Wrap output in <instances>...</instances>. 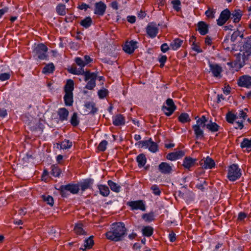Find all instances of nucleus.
<instances>
[{
	"label": "nucleus",
	"instance_id": "24",
	"mask_svg": "<svg viewBox=\"0 0 251 251\" xmlns=\"http://www.w3.org/2000/svg\"><path fill=\"white\" fill-rule=\"evenodd\" d=\"M198 30L201 35H205L208 32V25L204 22H199L198 23Z\"/></svg>",
	"mask_w": 251,
	"mask_h": 251
},
{
	"label": "nucleus",
	"instance_id": "14",
	"mask_svg": "<svg viewBox=\"0 0 251 251\" xmlns=\"http://www.w3.org/2000/svg\"><path fill=\"white\" fill-rule=\"evenodd\" d=\"M197 161V159L196 158L186 156L183 159L182 166L185 169L191 171V168L195 166Z\"/></svg>",
	"mask_w": 251,
	"mask_h": 251
},
{
	"label": "nucleus",
	"instance_id": "56",
	"mask_svg": "<svg viewBox=\"0 0 251 251\" xmlns=\"http://www.w3.org/2000/svg\"><path fill=\"white\" fill-rule=\"evenodd\" d=\"M167 56L166 55H160L158 58V61L160 63V67L163 68L164 66L165 63L167 61Z\"/></svg>",
	"mask_w": 251,
	"mask_h": 251
},
{
	"label": "nucleus",
	"instance_id": "37",
	"mask_svg": "<svg viewBox=\"0 0 251 251\" xmlns=\"http://www.w3.org/2000/svg\"><path fill=\"white\" fill-rule=\"evenodd\" d=\"M107 184L110 188L111 190L114 192L119 193L121 190L120 185L111 180H108Z\"/></svg>",
	"mask_w": 251,
	"mask_h": 251
},
{
	"label": "nucleus",
	"instance_id": "36",
	"mask_svg": "<svg viewBox=\"0 0 251 251\" xmlns=\"http://www.w3.org/2000/svg\"><path fill=\"white\" fill-rule=\"evenodd\" d=\"M83 224L81 223L76 224L74 229L75 232L78 235H86V232L83 229Z\"/></svg>",
	"mask_w": 251,
	"mask_h": 251
},
{
	"label": "nucleus",
	"instance_id": "38",
	"mask_svg": "<svg viewBox=\"0 0 251 251\" xmlns=\"http://www.w3.org/2000/svg\"><path fill=\"white\" fill-rule=\"evenodd\" d=\"M142 232L143 236L150 237L153 234V228L151 226H145L143 227Z\"/></svg>",
	"mask_w": 251,
	"mask_h": 251
},
{
	"label": "nucleus",
	"instance_id": "33",
	"mask_svg": "<svg viewBox=\"0 0 251 251\" xmlns=\"http://www.w3.org/2000/svg\"><path fill=\"white\" fill-rule=\"evenodd\" d=\"M94 242L93 240V236H91L89 238H88L87 239H86L84 240V248H80V249L82 250L83 251H86V249H90L92 248L93 246L94 245Z\"/></svg>",
	"mask_w": 251,
	"mask_h": 251
},
{
	"label": "nucleus",
	"instance_id": "23",
	"mask_svg": "<svg viewBox=\"0 0 251 251\" xmlns=\"http://www.w3.org/2000/svg\"><path fill=\"white\" fill-rule=\"evenodd\" d=\"M201 165L204 169H211L215 167V162L211 157L207 156Z\"/></svg>",
	"mask_w": 251,
	"mask_h": 251
},
{
	"label": "nucleus",
	"instance_id": "8",
	"mask_svg": "<svg viewBox=\"0 0 251 251\" xmlns=\"http://www.w3.org/2000/svg\"><path fill=\"white\" fill-rule=\"evenodd\" d=\"M176 109V106L173 100L172 99H168L165 101V105L162 107V110L164 113L167 116H171Z\"/></svg>",
	"mask_w": 251,
	"mask_h": 251
},
{
	"label": "nucleus",
	"instance_id": "2",
	"mask_svg": "<svg viewBox=\"0 0 251 251\" xmlns=\"http://www.w3.org/2000/svg\"><path fill=\"white\" fill-rule=\"evenodd\" d=\"M127 234V229L123 222H115L105 233L107 239L115 242L122 241Z\"/></svg>",
	"mask_w": 251,
	"mask_h": 251
},
{
	"label": "nucleus",
	"instance_id": "15",
	"mask_svg": "<svg viewBox=\"0 0 251 251\" xmlns=\"http://www.w3.org/2000/svg\"><path fill=\"white\" fill-rule=\"evenodd\" d=\"M209 66L213 76L218 78L222 77L221 73L223 72V69L220 65L217 64L210 63Z\"/></svg>",
	"mask_w": 251,
	"mask_h": 251
},
{
	"label": "nucleus",
	"instance_id": "59",
	"mask_svg": "<svg viewBox=\"0 0 251 251\" xmlns=\"http://www.w3.org/2000/svg\"><path fill=\"white\" fill-rule=\"evenodd\" d=\"M237 117H238V119L245 121L247 117V114L243 110H240Z\"/></svg>",
	"mask_w": 251,
	"mask_h": 251
},
{
	"label": "nucleus",
	"instance_id": "34",
	"mask_svg": "<svg viewBox=\"0 0 251 251\" xmlns=\"http://www.w3.org/2000/svg\"><path fill=\"white\" fill-rule=\"evenodd\" d=\"M64 101L66 106H72L74 102L73 93H65Z\"/></svg>",
	"mask_w": 251,
	"mask_h": 251
},
{
	"label": "nucleus",
	"instance_id": "52",
	"mask_svg": "<svg viewBox=\"0 0 251 251\" xmlns=\"http://www.w3.org/2000/svg\"><path fill=\"white\" fill-rule=\"evenodd\" d=\"M108 144L107 141L103 140L101 141L98 146V150L100 151H104L106 149V146Z\"/></svg>",
	"mask_w": 251,
	"mask_h": 251
},
{
	"label": "nucleus",
	"instance_id": "42",
	"mask_svg": "<svg viewBox=\"0 0 251 251\" xmlns=\"http://www.w3.org/2000/svg\"><path fill=\"white\" fill-rule=\"evenodd\" d=\"M60 146V148L63 150H66L70 149L72 146V142L69 140L65 139L60 144H57Z\"/></svg>",
	"mask_w": 251,
	"mask_h": 251
},
{
	"label": "nucleus",
	"instance_id": "20",
	"mask_svg": "<svg viewBox=\"0 0 251 251\" xmlns=\"http://www.w3.org/2000/svg\"><path fill=\"white\" fill-rule=\"evenodd\" d=\"M94 180L92 178H86L83 180L79 184V188H80L81 191L83 192L87 189H90L92 188Z\"/></svg>",
	"mask_w": 251,
	"mask_h": 251
},
{
	"label": "nucleus",
	"instance_id": "54",
	"mask_svg": "<svg viewBox=\"0 0 251 251\" xmlns=\"http://www.w3.org/2000/svg\"><path fill=\"white\" fill-rule=\"evenodd\" d=\"M243 34H241V32L239 30L235 31L231 36V41L234 42L238 36H240L241 38H243Z\"/></svg>",
	"mask_w": 251,
	"mask_h": 251
},
{
	"label": "nucleus",
	"instance_id": "49",
	"mask_svg": "<svg viewBox=\"0 0 251 251\" xmlns=\"http://www.w3.org/2000/svg\"><path fill=\"white\" fill-rule=\"evenodd\" d=\"M108 90L104 88H103L98 91V95L100 99H104L108 96Z\"/></svg>",
	"mask_w": 251,
	"mask_h": 251
},
{
	"label": "nucleus",
	"instance_id": "44",
	"mask_svg": "<svg viewBox=\"0 0 251 251\" xmlns=\"http://www.w3.org/2000/svg\"><path fill=\"white\" fill-rule=\"evenodd\" d=\"M70 123L73 126H77L79 124V120L78 117L77 113L74 112L71 117Z\"/></svg>",
	"mask_w": 251,
	"mask_h": 251
},
{
	"label": "nucleus",
	"instance_id": "32",
	"mask_svg": "<svg viewBox=\"0 0 251 251\" xmlns=\"http://www.w3.org/2000/svg\"><path fill=\"white\" fill-rule=\"evenodd\" d=\"M205 126L212 133L218 131L220 128V126L216 123L212 122L211 121L208 124H206Z\"/></svg>",
	"mask_w": 251,
	"mask_h": 251
},
{
	"label": "nucleus",
	"instance_id": "47",
	"mask_svg": "<svg viewBox=\"0 0 251 251\" xmlns=\"http://www.w3.org/2000/svg\"><path fill=\"white\" fill-rule=\"evenodd\" d=\"M154 213L152 212L143 214L142 216V219L146 222H151L153 221L154 219Z\"/></svg>",
	"mask_w": 251,
	"mask_h": 251
},
{
	"label": "nucleus",
	"instance_id": "26",
	"mask_svg": "<svg viewBox=\"0 0 251 251\" xmlns=\"http://www.w3.org/2000/svg\"><path fill=\"white\" fill-rule=\"evenodd\" d=\"M242 50L250 56L251 55V36H249L246 38Z\"/></svg>",
	"mask_w": 251,
	"mask_h": 251
},
{
	"label": "nucleus",
	"instance_id": "9",
	"mask_svg": "<svg viewBox=\"0 0 251 251\" xmlns=\"http://www.w3.org/2000/svg\"><path fill=\"white\" fill-rule=\"evenodd\" d=\"M146 31L147 36L153 39L157 35L159 32V27L155 23L151 22L147 25Z\"/></svg>",
	"mask_w": 251,
	"mask_h": 251
},
{
	"label": "nucleus",
	"instance_id": "55",
	"mask_svg": "<svg viewBox=\"0 0 251 251\" xmlns=\"http://www.w3.org/2000/svg\"><path fill=\"white\" fill-rule=\"evenodd\" d=\"M151 189L154 195L159 196L161 194V191L157 185L154 184L152 185Z\"/></svg>",
	"mask_w": 251,
	"mask_h": 251
},
{
	"label": "nucleus",
	"instance_id": "25",
	"mask_svg": "<svg viewBox=\"0 0 251 251\" xmlns=\"http://www.w3.org/2000/svg\"><path fill=\"white\" fill-rule=\"evenodd\" d=\"M189 42L191 44V49L193 50L196 51L197 53H201L202 50L201 49L199 43L196 42V38L192 36L190 37Z\"/></svg>",
	"mask_w": 251,
	"mask_h": 251
},
{
	"label": "nucleus",
	"instance_id": "29",
	"mask_svg": "<svg viewBox=\"0 0 251 251\" xmlns=\"http://www.w3.org/2000/svg\"><path fill=\"white\" fill-rule=\"evenodd\" d=\"M74 90V82L72 79H69L67 80L66 83L64 87L65 93H73Z\"/></svg>",
	"mask_w": 251,
	"mask_h": 251
},
{
	"label": "nucleus",
	"instance_id": "27",
	"mask_svg": "<svg viewBox=\"0 0 251 251\" xmlns=\"http://www.w3.org/2000/svg\"><path fill=\"white\" fill-rule=\"evenodd\" d=\"M57 115L60 121H67L69 116V111L66 108H60L58 110Z\"/></svg>",
	"mask_w": 251,
	"mask_h": 251
},
{
	"label": "nucleus",
	"instance_id": "53",
	"mask_svg": "<svg viewBox=\"0 0 251 251\" xmlns=\"http://www.w3.org/2000/svg\"><path fill=\"white\" fill-rule=\"evenodd\" d=\"M43 199L44 201H46L47 204L52 206L54 203V201L53 198L50 196H46L45 195L42 196Z\"/></svg>",
	"mask_w": 251,
	"mask_h": 251
},
{
	"label": "nucleus",
	"instance_id": "10",
	"mask_svg": "<svg viewBox=\"0 0 251 251\" xmlns=\"http://www.w3.org/2000/svg\"><path fill=\"white\" fill-rule=\"evenodd\" d=\"M231 12L227 8L223 10L217 20V24L219 26L223 25L230 18Z\"/></svg>",
	"mask_w": 251,
	"mask_h": 251
},
{
	"label": "nucleus",
	"instance_id": "35",
	"mask_svg": "<svg viewBox=\"0 0 251 251\" xmlns=\"http://www.w3.org/2000/svg\"><path fill=\"white\" fill-rule=\"evenodd\" d=\"M136 161L139 168L144 167L147 162V158L145 155L143 153L139 154L136 157Z\"/></svg>",
	"mask_w": 251,
	"mask_h": 251
},
{
	"label": "nucleus",
	"instance_id": "62",
	"mask_svg": "<svg viewBox=\"0 0 251 251\" xmlns=\"http://www.w3.org/2000/svg\"><path fill=\"white\" fill-rule=\"evenodd\" d=\"M89 8V5L84 2L81 3V4L79 5L77 7V8L81 10H84V11H86Z\"/></svg>",
	"mask_w": 251,
	"mask_h": 251
},
{
	"label": "nucleus",
	"instance_id": "16",
	"mask_svg": "<svg viewBox=\"0 0 251 251\" xmlns=\"http://www.w3.org/2000/svg\"><path fill=\"white\" fill-rule=\"evenodd\" d=\"M159 171L162 174L168 175L171 174L173 170L172 166L165 162H161L158 166Z\"/></svg>",
	"mask_w": 251,
	"mask_h": 251
},
{
	"label": "nucleus",
	"instance_id": "11",
	"mask_svg": "<svg viewBox=\"0 0 251 251\" xmlns=\"http://www.w3.org/2000/svg\"><path fill=\"white\" fill-rule=\"evenodd\" d=\"M138 42L134 40L127 41L123 46V49L126 53L131 54L138 48Z\"/></svg>",
	"mask_w": 251,
	"mask_h": 251
},
{
	"label": "nucleus",
	"instance_id": "31",
	"mask_svg": "<svg viewBox=\"0 0 251 251\" xmlns=\"http://www.w3.org/2000/svg\"><path fill=\"white\" fill-rule=\"evenodd\" d=\"M183 42L182 40L176 38L170 43V48L174 50H176L182 46Z\"/></svg>",
	"mask_w": 251,
	"mask_h": 251
},
{
	"label": "nucleus",
	"instance_id": "3",
	"mask_svg": "<svg viewBox=\"0 0 251 251\" xmlns=\"http://www.w3.org/2000/svg\"><path fill=\"white\" fill-rule=\"evenodd\" d=\"M60 192V194L62 197H67L69 194L68 192L72 194L78 193L80 188L79 183H70L66 185H62L57 189Z\"/></svg>",
	"mask_w": 251,
	"mask_h": 251
},
{
	"label": "nucleus",
	"instance_id": "63",
	"mask_svg": "<svg viewBox=\"0 0 251 251\" xmlns=\"http://www.w3.org/2000/svg\"><path fill=\"white\" fill-rule=\"evenodd\" d=\"M160 49L161 51L165 53L169 50L170 48L167 43H163L161 46Z\"/></svg>",
	"mask_w": 251,
	"mask_h": 251
},
{
	"label": "nucleus",
	"instance_id": "5",
	"mask_svg": "<svg viewBox=\"0 0 251 251\" xmlns=\"http://www.w3.org/2000/svg\"><path fill=\"white\" fill-rule=\"evenodd\" d=\"M139 148H148L149 150L153 153L156 152L158 151V146L157 144L153 142L151 138L149 140L139 141L135 144Z\"/></svg>",
	"mask_w": 251,
	"mask_h": 251
},
{
	"label": "nucleus",
	"instance_id": "12",
	"mask_svg": "<svg viewBox=\"0 0 251 251\" xmlns=\"http://www.w3.org/2000/svg\"><path fill=\"white\" fill-rule=\"evenodd\" d=\"M242 53L240 52L236 55V64L239 65L240 67H243L246 62L249 60V57L250 56L249 54H247L245 52L241 50Z\"/></svg>",
	"mask_w": 251,
	"mask_h": 251
},
{
	"label": "nucleus",
	"instance_id": "28",
	"mask_svg": "<svg viewBox=\"0 0 251 251\" xmlns=\"http://www.w3.org/2000/svg\"><path fill=\"white\" fill-rule=\"evenodd\" d=\"M243 13L240 9H235L232 13H231V18L233 19L234 23H237L240 22Z\"/></svg>",
	"mask_w": 251,
	"mask_h": 251
},
{
	"label": "nucleus",
	"instance_id": "21",
	"mask_svg": "<svg viewBox=\"0 0 251 251\" xmlns=\"http://www.w3.org/2000/svg\"><path fill=\"white\" fill-rule=\"evenodd\" d=\"M192 128L194 130L196 139H201L204 138V132L202 128V126L196 123L193 126Z\"/></svg>",
	"mask_w": 251,
	"mask_h": 251
},
{
	"label": "nucleus",
	"instance_id": "22",
	"mask_svg": "<svg viewBox=\"0 0 251 251\" xmlns=\"http://www.w3.org/2000/svg\"><path fill=\"white\" fill-rule=\"evenodd\" d=\"M112 123L115 126H123L125 124V117L121 114L116 115L112 117Z\"/></svg>",
	"mask_w": 251,
	"mask_h": 251
},
{
	"label": "nucleus",
	"instance_id": "7",
	"mask_svg": "<svg viewBox=\"0 0 251 251\" xmlns=\"http://www.w3.org/2000/svg\"><path fill=\"white\" fill-rule=\"evenodd\" d=\"M126 205L129 207L132 211L139 210L145 211L146 209V202L142 200L127 201Z\"/></svg>",
	"mask_w": 251,
	"mask_h": 251
},
{
	"label": "nucleus",
	"instance_id": "18",
	"mask_svg": "<svg viewBox=\"0 0 251 251\" xmlns=\"http://www.w3.org/2000/svg\"><path fill=\"white\" fill-rule=\"evenodd\" d=\"M185 155L184 151L180 150L169 153L166 155V158L171 161H175L183 157Z\"/></svg>",
	"mask_w": 251,
	"mask_h": 251
},
{
	"label": "nucleus",
	"instance_id": "58",
	"mask_svg": "<svg viewBox=\"0 0 251 251\" xmlns=\"http://www.w3.org/2000/svg\"><path fill=\"white\" fill-rule=\"evenodd\" d=\"M172 3L173 5L174 9L176 11H179L180 9V1L179 0H174L172 1Z\"/></svg>",
	"mask_w": 251,
	"mask_h": 251
},
{
	"label": "nucleus",
	"instance_id": "57",
	"mask_svg": "<svg viewBox=\"0 0 251 251\" xmlns=\"http://www.w3.org/2000/svg\"><path fill=\"white\" fill-rule=\"evenodd\" d=\"M206 122L207 119L206 117L204 115H202L200 118L197 120L196 123L202 125V127H204L206 125V124H205Z\"/></svg>",
	"mask_w": 251,
	"mask_h": 251
},
{
	"label": "nucleus",
	"instance_id": "50",
	"mask_svg": "<svg viewBox=\"0 0 251 251\" xmlns=\"http://www.w3.org/2000/svg\"><path fill=\"white\" fill-rule=\"evenodd\" d=\"M241 147L243 148H251V139L244 138L242 142L241 143Z\"/></svg>",
	"mask_w": 251,
	"mask_h": 251
},
{
	"label": "nucleus",
	"instance_id": "64",
	"mask_svg": "<svg viewBox=\"0 0 251 251\" xmlns=\"http://www.w3.org/2000/svg\"><path fill=\"white\" fill-rule=\"evenodd\" d=\"M169 240L171 242H174L176 240V234L174 232H171L168 235Z\"/></svg>",
	"mask_w": 251,
	"mask_h": 251
},
{
	"label": "nucleus",
	"instance_id": "17",
	"mask_svg": "<svg viewBox=\"0 0 251 251\" xmlns=\"http://www.w3.org/2000/svg\"><path fill=\"white\" fill-rule=\"evenodd\" d=\"M85 111L86 114H95L98 111L96 103L93 101H87L85 103Z\"/></svg>",
	"mask_w": 251,
	"mask_h": 251
},
{
	"label": "nucleus",
	"instance_id": "61",
	"mask_svg": "<svg viewBox=\"0 0 251 251\" xmlns=\"http://www.w3.org/2000/svg\"><path fill=\"white\" fill-rule=\"evenodd\" d=\"M244 121L241 120H239L235 122L234 128L236 129H242L244 127L243 123Z\"/></svg>",
	"mask_w": 251,
	"mask_h": 251
},
{
	"label": "nucleus",
	"instance_id": "60",
	"mask_svg": "<svg viewBox=\"0 0 251 251\" xmlns=\"http://www.w3.org/2000/svg\"><path fill=\"white\" fill-rule=\"evenodd\" d=\"M10 77L9 73H4L0 74V81H4L8 80Z\"/></svg>",
	"mask_w": 251,
	"mask_h": 251
},
{
	"label": "nucleus",
	"instance_id": "46",
	"mask_svg": "<svg viewBox=\"0 0 251 251\" xmlns=\"http://www.w3.org/2000/svg\"><path fill=\"white\" fill-rule=\"evenodd\" d=\"M216 9L214 8H208V9L205 12V15L208 19H213L215 18V14Z\"/></svg>",
	"mask_w": 251,
	"mask_h": 251
},
{
	"label": "nucleus",
	"instance_id": "40",
	"mask_svg": "<svg viewBox=\"0 0 251 251\" xmlns=\"http://www.w3.org/2000/svg\"><path fill=\"white\" fill-rule=\"evenodd\" d=\"M56 11L59 16H64L66 14V6L62 3L58 4L56 7Z\"/></svg>",
	"mask_w": 251,
	"mask_h": 251
},
{
	"label": "nucleus",
	"instance_id": "43",
	"mask_svg": "<svg viewBox=\"0 0 251 251\" xmlns=\"http://www.w3.org/2000/svg\"><path fill=\"white\" fill-rule=\"evenodd\" d=\"M238 119V117L231 112H228L226 114V120L230 124H234L235 120Z\"/></svg>",
	"mask_w": 251,
	"mask_h": 251
},
{
	"label": "nucleus",
	"instance_id": "51",
	"mask_svg": "<svg viewBox=\"0 0 251 251\" xmlns=\"http://www.w3.org/2000/svg\"><path fill=\"white\" fill-rule=\"evenodd\" d=\"M207 182L205 180H203L200 181V183H197L196 185V187L201 191L203 192L205 190V187L207 186Z\"/></svg>",
	"mask_w": 251,
	"mask_h": 251
},
{
	"label": "nucleus",
	"instance_id": "41",
	"mask_svg": "<svg viewBox=\"0 0 251 251\" xmlns=\"http://www.w3.org/2000/svg\"><path fill=\"white\" fill-rule=\"evenodd\" d=\"M55 70V67L52 63L46 65L42 70V73L44 74L52 73Z\"/></svg>",
	"mask_w": 251,
	"mask_h": 251
},
{
	"label": "nucleus",
	"instance_id": "13",
	"mask_svg": "<svg viewBox=\"0 0 251 251\" xmlns=\"http://www.w3.org/2000/svg\"><path fill=\"white\" fill-rule=\"evenodd\" d=\"M238 85L247 88H251V76L249 75H244L240 76L238 80Z\"/></svg>",
	"mask_w": 251,
	"mask_h": 251
},
{
	"label": "nucleus",
	"instance_id": "6",
	"mask_svg": "<svg viewBox=\"0 0 251 251\" xmlns=\"http://www.w3.org/2000/svg\"><path fill=\"white\" fill-rule=\"evenodd\" d=\"M48 47L43 43L37 44L33 49V53L40 60L48 59Z\"/></svg>",
	"mask_w": 251,
	"mask_h": 251
},
{
	"label": "nucleus",
	"instance_id": "19",
	"mask_svg": "<svg viewBox=\"0 0 251 251\" xmlns=\"http://www.w3.org/2000/svg\"><path fill=\"white\" fill-rule=\"evenodd\" d=\"M106 8V4L102 1H100L96 2L95 4L94 13L99 16L104 15Z\"/></svg>",
	"mask_w": 251,
	"mask_h": 251
},
{
	"label": "nucleus",
	"instance_id": "30",
	"mask_svg": "<svg viewBox=\"0 0 251 251\" xmlns=\"http://www.w3.org/2000/svg\"><path fill=\"white\" fill-rule=\"evenodd\" d=\"M98 189L99 190L100 194L103 197H107L110 193L108 187L106 185L98 184Z\"/></svg>",
	"mask_w": 251,
	"mask_h": 251
},
{
	"label": "nucleus",
	"instance_id": "39",
	"mask_svg": "<svg viewBox=\"0 0 251 251\" xmlns=\"http://www.w3.org/2000/svg\"><path fill=\"white\" fill-rule=\"evenodd\" d=\"M178 120L179 122L184 124L189 123L191 121L189 115L187 113H182L178 117Z\"/></svg>",
	"mask_w": 251,
	"mask_h": 251
},
{
	"label": "nucleus",
	"instance_id": "48",
	"mask_svg": "<svg viewBox=\"0 0 251 251\" xmlns=\"http://www.w3.org/2000/svg\"><path fill=\"white\" fill-rule=\"evenodd\" d=\"M51 169L50 173L52 176L55 177H58L60 176L61 171L58 166L53 165L51 166Z\"/></svg>",
	"mask_w": 251,
	"mask_h": 251
},
{
	"label": "nucleus",
	"instance_id": "45",
	"mask_svg": "<svg viewBox=\"0 0 251 251\" xmlns=\"http://www.w3.org/2000/svg\"><path fill=\"white\" fill-rule=\"evenodd\" d=\"M92 24V20L90 17H86L80 23V25L86 28L89 27Z\"/></svg>",
	"mask_w": 251,
	"mask_h": 251
},
{
	"label": "nucleus",
	"instance_id": "4",
	"mask_svg": "<svg viewBox=\"0 0 251 251\" xmlns=\"http://www.w3.org/2000/svg\"><path fill=\"white\" fill-rule=\"evenodd\" d=\"M241 176V170L237 164H232L228 167L227 177L229 181H235L239 179Z\"/></svg>",
	"mask_w": 251,
	"mask_h": 251
},
{
	"label": "nucleus",
	"instance_id": "1",
	"mask_svg": "<svg viewBox=\"0 0 251 251\" xmlns=\"http://www.w3.org/2000/svg\"><path fill=\"white\" fill-rule=\"evenodd\" d=\"M75 62L79 67L77 69L75 67H72L68 69V72L73 75H83L84 76L85 81H87L85 88L92 90L96 85V80L97 77V74L95 72H91L89 70L84 71V68L86 66L84 61L80 57H76L75 58Z\"/></svg>",
	"mask_w": 251,
	"mask_h": 251
}]
</instances>
